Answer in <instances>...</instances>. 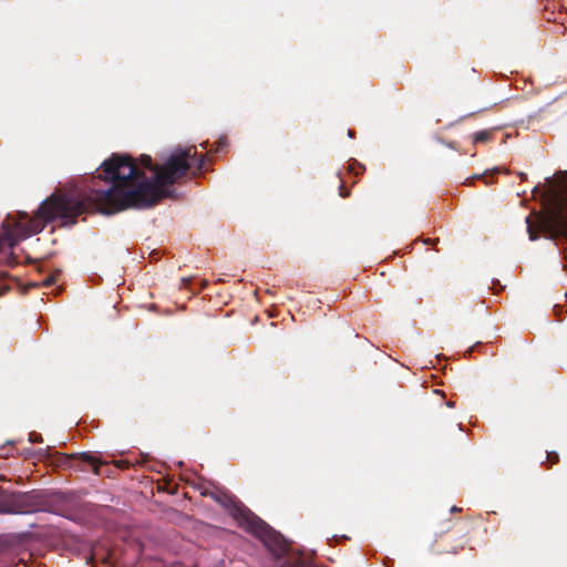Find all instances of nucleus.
I'll return each mask as SVG.
<instances>
[{"mask_svg": "<svg viewBox=\"0 0 567 567\" xmlns=\"http://www.w3.org/2000/svg\"><path fill=\"white\" fill-rule=\"evenodd\" d=\"M195 155L194 146L175 151L159 164L157 174L150 179L131 155L114 153L102 163V173L92 177L86 194H52L42 202L33 217L18 212L12 224L8 217L2 224L6 239L12 247L21 239L41 233L55 218H60L64 226H72L80 215L92 209L111 215L127 208L153 207L172 196L167 187L187 175Z\"/></svg>", "mask_w": 567, "mask_h": 567, "instance_id": "obj_1", "label": "nucleus"}, {"mask_svg": "<svg viewBox=\"0 0 567 567\" xmlns=\"http://www.w3.org/2000/svg\"><path fill=\"white\" fill-rule=\"evenodd\" d=\"M560 189L551 196L546 214L534 223L532 216L526 217L527 233L530 240H536L539 235L557 240L567 241V178L560 182Z\"/></svg>", "mask_w": 567, "mask_h": 567, "instance_id": "obj_2", "label": "nucleus"}, {"mask_svg": "<svg viewBox=\"0 0 567 567\" xmlns=\"http://www.w3.org/2000/svg\"><path fill=\"white\" fill-rule=\"evenodd\" d=\"M245 529L258 537L277 558L282 557L289 549V545L282 535L276 532L256 514L245 526Z\"/></svg>", "mask_w": 567, "mask_h": 567, "instance_id": "obj_3", "label": "nucleus"}, {"mask_svg": "<svg viewBox=\"0 0 567 567\" xmlns=\"http://www.w3.org/2000/svg\"><path fill=\"white\" fill-rule=\"evenodd\" d=\"M204 495L212 497L216 503L223 506L228 514L238 522L239 526L244 528L255 515V513L246 507L235 495L227 491L209 492L204 493Z\"/></svg>", "mask_w": 567, "mask_h": 567, "instance_id": "obj_4", "label": "nucleus"}, {"mask_svg": "<svg viewBox=\"0 0 567 567\" xmlns=\"http://www.w3.org/2000/svg\"><path fill=\"white\" fill-rule=\"evenodd\" d=\"M14 514H28L42 511L45 504L44 496L40 492L14 493Z\"/></svg>", "mask_w": 567, "mask_h": 567, "instance_id": "obj_5", "label": "nucleus"}, {"mask_svg": "<svg viewBox=\"0 0 567 567\" xmlns=\"http://www.w3.org/2000/svg\"><path fill=\"white\" fill-rule=\"evenodd\" d=\"M65 465L70 467H79V470L84 471L85 467L83 465H89L92 467L95 474H101L100 467L104 465L100 458L90 452H83L79 455H64Z\"/></svg>", "mask_w": 567, "mask_h": 567, "instance_id": "obj_6", "label": "nucleus"}, {"mask_svg": "<svg viewBox=\"0 0 567 567\" xmlns=\"http://www.w3.org/2000/svg\"><path fill=\"white\" fill-rule=\"evenodd\" d=\"M14 493H1L0 494V513L2 514H14Z\"/></svg>", "mask_w": 567, "mask_h": 567, "instance_id": "obj_7", "label": "nucleus"}, {"mask_svg": "<svg viewBox=\"0 0 567 567\" xmlns=\"http://www.w3.org/2000/svg\"><path fill=\"white\" fill-rule=\"evenodd\" d=\"M445 538L446 537H443L441 536L439 539L435 540V551L437 554H457L460 550H462L465 546V542L462 540L457 545L455 546H452L451 548H446L444 546V542H445Z\"/></svg>", "mask_w": 567, "mask_h": 567, "instance_id": "obj_8", "label": "nucleus"}, {"mask_svg": "<svg viewBox=\"0 0 567 567\" xmlns=\"http://www.w3.org/2000/svg\"><path fill=\"white\" fill-rule=\"evenodd\" d=\"M140 162L145 168L150 169L151 172H154L155 175L157 174V168L159 167V164H153V159L150 155H141Z\"/></svg>", "mask_w": 567, "mask_h": 567, "instance_id": "obj_9", "label": "nucleus"}, {"mask_svg": "<svg viewBox=\"0 0 567 567\" xmlns=\"http://www.w3.org/2000/svg\"><path fill=\"white\" fill-rule=\"evenodd\" d=\"M492 137V131H480L473 134V143H486Z\"/></svg>", "mask_w": 567, "mask_h": 567, "instance_id": "obj_10", "label": "nucleus"}, {"mask_svg": "<svg viewBox=\"0 0 567 567\" xmlns=\"http://www.w3.org/2000/svg\"><path fill=\"white\" fill-rule=\"evenodd\" d=\"M546 461L549 463L547 468H550L554 464L559 462V455L556 452H547Z\"/></svg>", "mask_w": 567, "mask_h": 567, "instance_id": "obj_11", "label": "nucleus"}, {"mask_svg": "<svg viewBox=\"0 0 567 567\" xmlns=\"http://www.w3.org/2000/svg\"><path fill=\"white\" fill-rule=\"evenodd\" d=\"M227 144V140L226 138H220L219 141H217L214 145H215V148H214V152H220Z\"/></svg>", "mask_w": 567, "mask_h": 567, "instance_id": "obj_12", "label": "nucleus"}, {"mask_svg": "<svg viewBox=\"0 0 567 567\" xmlns=\"http://www.w3.org/2000/svg\"><path fill=\"white\" fill-rule=\"evenodd\" d=\"M29 441L32 443H38V442L42 441V436H41V434H39L37 432H31L29 434Z\"/></svg>", "mask_w": 567, "mask_h": 567, "instance_id": "obj_13", "label": "nucleus"}, {"mask_svg": "<svg viewBox=\"0 0 567 567\" xmlns=\"http://www.w3.org/2000/svg\"><path fill=\"white\" fill-rule=\"evenodd\" d=\"M339 194L341 197H348L349 196V190L346 188V186L343 185V183H341V185L339 186Z\"/></svg>", "mask_w": 567, "mask_h": 567, "instance_id": "obj_14", "label": "nucleus"}, {"mask_svg": "<svg viewBox=\"0 0 567 567\" xmlns=\"http://www.w3.org/2000/svg\"><path fill=\"white\" fill-rule=\"evenodd\" d=\"M205 162H206V156L205 155H202L199 157V161L197 163V167L198 169H203L205 167Z\"/></svg>", "mask_w": 567, "mask_h": 567, "instance_id": "obj_15", "label": "nucleus"}, {"mask_svg": "<svg viewBox=\"0 0 567 567\" xmlns=\"http://www.w3.org/2000/svg\"><path fill=\"white\" fill-rule=\"evenodd\" d=\"M8 289L9 287L2 281H0V296H2Z\"/></svg>", "mask_w": 567, "mask_h": 567, "instance_id": "obj_16", "label": "nucleus"}, {"mask_svg": "<svg viewBox=\"0 0 567 567\" xmlns=\"http://www.w3.org/2000/svg\"><path fill=\"white\" fill-rule=\"evenodd\" d=\"M478 347H481V343H480V342H477V343H475L473 347H471V348L467 350L468 355H471V354H472V352H473L476 348H478Z\"/></svg>", "mask_w": 567, "mask_h": 567, "instance_id": "obj_17", "label": "nucleus"}, {"mask_svg": "<svg viewBox=\"0 0 567 567\" xmlns=\"http://www.w3.org/2000/svg\"><path fill=\"white\" fill-rule=\"evenodd\" d=\"M52 281H53V279H52V278H49V279L44 280V285H45V286H49V285H51V284H52Z\"/></svg>", "mask_w": 567, "mask_h": 567, "instance_id": "obj_18", "label": "nucleus"}, {"mask_svg": "<svg viewBox=\"0 0 567 567\" xmlns=\"http://www.w3.org/2000/svg\"><path fill=\"white\" fill-rule=\"evenodd\" d=\"M519 177L522 181L526 179V174L525 173H519Z\"/></svg>", "mask_w": 567, "mask_h": 567, "instance_id": "obj_19", "label": "nucleus"}, {"mask_svg": "<svg viewBox=\"0 0 567 567\" xmlns=\"http://www.w3.org/2000/svg\"><path fill=\"white\" fill-rule=\"evenodd\" d=\"M458 511H460V508L456 506H452V508H451V512H458Z\"/></svg>", "mask_w": 567, "mask_h": 567, "instance_id": "obj_20", "label": "nucleus"}, {"mask_svg": "<svg viewBox=\"0 0 567 567\" xmlns=\"http://www.w3.org/2000/svg\"><path fill=\"white\" fill-rule=\"evenodd\" d=\"M122 463H123V461H120V462L116 463V465L121 467Z\"/></svg>", "mask_w": 567, "mask_h": 567, "instance_id": "obj_21", "label": "nucleus"}, {"mask_svg": "<svg viewBox=\"0 0 567 567\" xmlns=\"http://www.w3.org/2000/svg\"><path fill=\"white\" fill-rule=\"evenodd\" d=\"M463 530H464L463 527L457 528V532H463Z\"/></svg>", "mask_w": 567, "mask_h": 567, "instance_id": "obj_22", "label": "nucleus"}]
</instances>
